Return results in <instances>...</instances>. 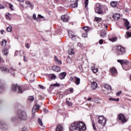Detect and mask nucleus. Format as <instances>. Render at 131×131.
I'll use <instances>...</instances> for the list:
<instances>
[{
	"mask_svg": "<svg viewBox=\"0 0 131 131\" xmlns=\"http://www.w3.org/2000/svg\"><path fill=\"white\" fill-rule=\"evenodd\" d=\"M70 80H71V81H73V77H71Z\"/></svg>",
	"mask_w": 131,
	"mask_h": 131,
	"instance_id": "0e129e2a",
	"label": "nucleus"
},
{
	"mask_svg": "<svg viewBox=\"0 0 131 131\" xmlns=\"http://www.w3.org/2000/svg\"><path fill=\"white\" fill-rule=\"evenodd\" d=\"M33 19L34 20H35V21H39V19L36 17V14H33Z\"/></svg>",
	"mask_w": 131,
	"mask_h": 131,
	"instance_id": "393cba45",
	"label": "nucleus"
},
{
	"mask_svg": "<svg viewBox=\"0 0 131 131\" xmlns=\"http://www.w3.org/2000/svg\"><path fill=\"white\" fill-rule=\"evenodd\" d=\"M118 118L120 121H121L122 123H124V122H126L127 121L126 119H125V117L124 116V115L122 114H119Z\"/></svg>",
	"mask_w": 131,
	"mask_h": 131,
	"instance_id": "423d86ee",
	"label": "nucleus"
},
{
	"mask_svg": "<svg viewBox=\"0 0 131 131\" xmlns=\"http://www.w3.org/2000/svg\"><path fill=\"white\" fill-rule=\"evenodd\" d=\"M107 120L106 118H104L103 116H100L98 117V122L102 126H105L107 123Z\"/></svg>",
	"mask_w": 131,
	"mask_h": 131,
	"instance_id": "7ed1b4c3",
	"label": "nucleus"
},
{
	"mask_svg": "<svg viewBox=\"0 0 131 131\" xmlns=\"http://www.w3.org/2000/svg\"><path fill=\"white\" fill-rule=\"evenodd\" d=\"M3 54L5 56H7V55H8V49H6V50H4L3 52Z\"/></svg>",
	"mask_w": 131,
	"mask_h": 131,
	"instance_id": "4c0bfd02",
	"label": "nucleus"
},
{
	"mask_svg": "<svg viewBox=\"0 0 131 131\" xmlns=\"http://www.w3.org/2000/svg\"><path fill=\"white\" fill-rule=\"evenodd\" d=\"M25 47L26 48H27V49H29V48H30V46H29V43H27L25 45Z\"/></svg>",
	"mask_w": 131,
	"mask_h": 131,
	"instance_id": "864d4df0",
	"label": "nucleus"
},
{
	"mask_svg": "<svg viewBox=\"0 0 131 131\" xmlns=\"http://www.w3.org/2000/svg\"><path fill=\"white\" fill-rule=\"evenodd\" d=\"M86 129L85 124L82 122H76L71 124L70 127V131H81Z\"/></svg>",
	"mask_w": 131,
	"mask_h": 131,
	"instance_id": "f257e3e1",
	"label": "nucleus"
},
{
	"mask_svg": "<svg viewBox=\"0 0 131 131\" xmlns=\"http://www.w3.org/2000/svg\"><path fill=\"white\" fill-rule=\"evenodd\" d=\"M84 32H88L89 31V27L83 28Z\"/></svg>",
	"mask_w": 131,
	"mask_h": 131,
	"instance_id": "c03bdc74",
	"label": "nucleus"
},
{
	"mask_svg": "<svg viewBox=\"0 0 131 131\" xmlns=\"http://www.w3.org/2000/svg\"><path fill=\"white\" fill-rule=\"evenodd\" d=\"M91 87L93 90H96L98 88V83L96 82H91Z\"/></svg>",
	"mask_w": 131,
	"mask_h": 131,
	"instance_id": "f8f14e48",
	"label": "nucleus"
},
{
	"mask_svg": "<svg viewBox=\"0 0 131 131\" xmlns=\"http://www.w3.org/2000/svg\"><path fill=\"white\" fill-rule=\"evenodd\" d=\"M68 91H69V92H70V93L71 94H72V93H73V92H74L73 88H70V89H68Z\"/></svg>",
	"mask_w": 131,
	"mask_h": 131,
	"instance_id": "37998d69",
	"label": "nucleus"
},
{
	"mask_svg": "<svg viewBox=\"0 0 131 131\" xmlns=\"http://www.w3.org/2000/svg\"><path fill=\"white\" fill-rule=\"evenodd\" d=\"M18 116L21 120H26L27 119V114L23 111H18Z\"/></svg>",
	"mask_w": 131,
	"mask_h": 131,
	"instance_id": "f03ea898",
	"label": "nucleus"
},
{
	"mask_svg": "<svg viewBox=\"0 0 131 131\" xmlns=\"http://www.w3.org/2000/svg\"><path fill=\"white\" fill-rule=\"evenodd\" d=\"M125 27H126L127 30H128V29H129V28H130V26H128V25H129V22H128V21H127V20H125Z\"/></svg>",
	"mask_w": 131,
	"mask_h": 131,
	"instance_id": "f3484780",
	"label": "nucleus"
},
{
	"mask_svg": "<svg viewBox=\"0 0 131 131\" xmlns=\"http://www.w3.org/2000/svg\"><path fill=\"white\" fill-rule=\"evenodd\" d=\"M95 11L96 13H97V14H102V13H103V11L101 9V6H100L96 8Z\"/></svg>",
	"mask_w": 131,
	"mask_h": 131,
	"instance_id": "9b49d317",
	"label": "nucleus"
},
{
	"mask_svg": "<svg viewBox=\"0 0 131 131\" xmlns=\"http://www.w3.org/2000/svg\"><path fill=\"white\" fill-rule=\"evenodd\" d=\"M61 19L63 22H67L69 20V16L67 15H63L61 16Z\"/></svg>",
	"mask_w": 131,
	"mask_h": 131,
	"instance_id": "6e6552de",
	"label": "nucleus"
},
{
	"mask_svg": "<svg viewBox=\"0 0 131 131\" xmlns=\"http://www.w3.org/2000/svg\"><path fill=\"white\" fill-rule=\"evenodd\" d=\"M69 35L71 38H73V37H74V35H73L71 33H69Z\"/></svg>",
	"mask_w": 131,
	"mask_h": 131,
	"instance_id": "de8ad7c7",
	"label": "nucleus"
},
{
	"mask_svg": "<svg viewBox=\"0 0 131 131\" xmlns=\"http://www.w3.org/2000/svg\"><path fill=\"white\" fill-rule=\"evenodd\" d=\"M66 72H62L59 74V78L60 79H64L65 76H66Z\"/></svg>",
	"mask_w": 131,
	"mask_h": 131,
	"instance_id": "4468645a",
	"label": "nucleus"
},
{
	"mask_svg": "<svg viewBox=\"0 0 131 131\" xmlns=\"http://www.w3.org/2000/svg\"><path fill=\"white\" fill-rule=\"evenodd\" d=\"M1 46L2 47H6L7 46V40L4 39L2 41Z\"/></svg>",
	"mask_w": 131,
	"mask_h": 131,
	"instance_id": "4be33fe9",
	"label": "nucleus"
},
{
	"mask_svg": "<svg viewBox=\"0 0 131 131\" xmlns=\"http://www.w3.org/2000/svg\"><path fill=\"white\" fill-rule=\"evenodd\" d=\"M103 88L104 90H103V93L105 95H108V94H110V92L112 90V88L111 86L109 85L108 84H105L103 85Z\"/></svg>",
	"mask_w": 131,
	"mask_h": 131,
	"instance_id": "20e7f679",
	"label": "nucleus"
},
{
	"mask_svg": "<svg viewBox=\"0 0 131 131\" xmlns=\"http://www.w3.org/2000/svg\"><path fill=\"white\" fill-rule=\"evenodd\" d=\"M103 42H104V41L103 40V39H100L99 41V43L100 45H103Z\"/></svg>",
	"mask_w": 131,
	"mask_h": 131,
	"instance_id": "3c124183",
	"label": "nucleus"
},
{
	"mask_svg": "<svg viewBox=\"0 0 131 131\" xmlns=\"http://www.w3.org/2000/svg\"><path fill=\"white\" fill-rule=\"evenodd\" d=\"M52 70L55 72H59V71H61V69L58 66H53L52 67Z\"/></svg>",
	"mask_w": 131,
	"mask_h": 131,
	"instance_id": "1a4fd4ad",
	"label": "nucleus"
},
{
	"mask_svg": "<svg viewBox=\"0 0 131 131\" xmlns=\"http://www.w3.org/2000/svg\"><path fill=\"white\" fill-rule=\"evenodd\" d=\"M109 100L110 101H119V98H117V99H113V98H109Z\"/></svg>",
	"mask_w": 131,
	"mask_h": 131,
	"instance_id": "79ce46f5",
	"label": "nucleus"
},
{
	"mask_svg": "<svg viewBox=\"0 0 131 131\" xmlns=\"http://www.w3.org/2000/svg\"><path fill=\"white\" fill-rule=\"evenodd\" d=\"M109 40L112 41V42H114L115 41H116V40H117V38L114 37L113 38H109Z\"/></svg>",
	"mask_w": 131,
	"mask_h": 131,
	"instance_id": "c756f323",
	"label": "nucleus"
},
{
	"mask_svg": "<svg viewBox=\"0 0 131 131\" xmlns=\"http://www.w3.org/2000/svg\"><path fill=\"white\" fill-rule=\"evenodd\" d=\"M92 70L93 73H97V72H98V68H97L96 67H92Z\"/></svg>",
	"mask_w": 131,
	"mask_h": 131,
	"instance_id": "6ab92c4d",
	"label": "nucleus"
},
{
	"mask_svg": "<svg viewBox=\"0 0 131 131\" xmlns=\"http://www.w3.org/2000/svg\"><path fill=\"white\" fill-rule=\"evenodd\" d=\"M39 108H40V106H39V105H35L34 107H33V109H34L35 110H37V111L38 110H39Z\"/></svg>",
	"mask_w": 131,
	"mask_h": 131,
	"instance_id": "473e14b6",
	"label": "nucleus"
},
{
	"mask_svg": "<svg viewBox=\"0 0 131 131\" xmlns=\"http://www.w3.org/2000/svg\"><path fill=\"white\" fill-rule=\"evenodd\" d=\"M6 19H8V20H11V17H10L9 14H6Z\"/></svg>",
	"mask_w": 131,
	"mask_h": 131,
	"instance_id": "09e8293b",
	"label": "nucleus"
},
{
	"mask_svg": "<svg viewBox=\"0 0 131 131\" xmlns=\"http://www.w3.org/2000/svg\"><path fill=\"white\" fill-rule=\"evenodd\" d=\"M54 60H55V62H56L57 64H58V65H62V61H61L60 60H59V59L58 58V57H57V56L54 57Z\"/></svg>",
	"mask_w": 131,
	"mask_h": 131,
	"instance_id": "ddd939ff",
	"label": "nucleus"
},
{
	"mask_svg": "<svg viewBox=\"0 0 131 131\" xmlns=\"http://www.w3.org/2000/svg\"><path fill=\"white\" fill-rule=\"evenodd\" d=\"M38 17H39V18H43V16H42V15H40V14H38Z\"/></svg>",
	"mask_w": 131,
	"mask_h": 131,
	"instance_id": "e2e57ef3",
	"label": "nucleus"
},
{
	"mask_svg": "<svg viewBox=\"0 0 131 131\" xmlns=\"http://www.w3.org/2000/svg\"><path fill=\"white\" fill-rule=\"evenodd\" d=\"M117 51L119 55H121V54H123V53L125 52V50L124 49V48L121 46H118Z\"/></svg>",
	"mask_w": 131,
	"mask_h": 131,
	"instance_id": "0eeeda50",
	"label": "nucleus"
},
{
	"mask_svg": "<svg viewBox=\"0 0 131 131\" xmlns=\"http://www.w3.org/2000/svg\"><path fill=\"white\" fill-rule=\"evenodd\" d=\"M56 131H63V128H62V126L58 125L56 128Z\"/></svg>",
	"mask_w": 131,
	"mask_h": 131,
	"instance_id": "b1692460",
	"label": "nucleus"
},
{
	"mask_svg": "<svg viewBox=\"0 0 131 131\" xmlns=\"http://www.w3.org/2000/svg\"><path fill=\"white\" fill-rule=\"evenodd\" d=\"M83 33L82 34V36L83 37H88V32L84 31H83Z\"/></svg>",
	"mask_w": 131,
	"mask_h": 131,
	"instance_id": "7c9ffc66",
	"label": "nucleus"
},
{
	"mask_svg": "<svg viewBox=\"0 0 131 131\" xmlns=\"http://www.w3.org/2000/svg\"><path fill=\"white\" fill-rule=\"evenodd\" d=\"M9 8H10L11 11H14V8H13V6L12 4H9Z\"/></svg>",
	"mask_w": 131,
	"mask_h": 131,
	"instance_id": "a18cd8bd",
	"label": "nucleus"
},
{
	"mask_svg": "<svg viewBox=\"0 0 131 131\" xmlns=\"http://www.w3.org/2000/svg\"><path fill=\"white\" fill-rule=\"evenodd\" d=\"M68 53L69 55H71V56L74 55V50L72 49H70L68 51Z\"/></svg>",
	"mask_w": 131,
	"mask_h": 131,
	"instance_id": "aec40b11",
	"label": "nucleus"
},
{
	"mask_svg": "<svg viewBox=\"0 0 131 131\" xmlns=\"http://www.w3.org/2000/svg\"><path fill=\"white\" fill-rule=\"evenodd\" d=\"M28 80L30 83L33 82L34 81V80H31V79H30V78H29V75L28 76Z\"/></svg>",
	"mask_w": 131,
	"mask_h": 131,
	"instance_id": "ea45409f",
	"label": "nucleus"
},
{
	"mask_svg": "<svg viewBox=\"0 0 131 131\" xmlns=\"http://www.w3.org/2000/svg\"><path fill=\"white\" fill-rule=\"evenodd\" d=\"M111 6L113 8L116 7V6H117V2H113L111 3Z\"/></svg>",
	"mask_w": 131,
	"mask_h": 131,
	"instance_id": "412c9836",
	"label": "nucleus"
},
{
	"mask_svg": "<svg viewBox=\"0 0 131 131\" xmlns=\"http://www.w3.org/2000/svg\"><path fill=\"white\" fill-rule=\"evenodd\" d=\"M56 78H57V77L56 76V75H55V74H52V75H51V79L52 80H53V79H56Z\"/></svg>",
	"mask_w": 131,
	"mask_h": 131,
	"instance_id": "e433bc0d",
	"label": "nucleus"
},
{
	"mask_svg": "<svg viewBox=\"0 0 131 131\" xmlns=\"http://www.w3.org/2000/svg\"><path fill=\"white\" fill-rule=\"evenodd\" d=\"M67 61L68 63H71V58H68Z\"/></svg>",
	"mask_w": 131,
	"mask_h": 131,
	"instance_id": "603ef678",
	"label": "nucleus"
},
{
	"mask_svg": "<svg viewBox=\"0 0 131 131\" xmlns=\"http://www.w3.org/2000/svg\"><path fill=\"white\" fill-rule=\"evenodd\" d=\"M0 9H5V6L3 5H0Z\"/></svg>",
	"mask_w": 131,
	"mask_h": 131,
	"instance_id": "bf43d9fd",
	"label": "nucleus"
},
{
	"mask_svg": "<svg viewBox=\"0 0 131 131\" xmlns=\"http://www.w3.org/2000/svg\"><path fill=\"white\" fill-rule=\"evenodd\" d=\"M92 125H93V127L94 130H97V128L96 127V125H95V124H94V123H93Z\"/></svg>",
	"mask_w": 131,
	"mask_h": 131,
	"instance_id": "6e6d98bb",
	"label": "nucleus"
},
{
	"mask_svg": "<svg viewBox=\"0 0 131 131\" xmlns=\"http://www.w3.org/2000/svg\"><path fill=\"white\" fill-rule=\"evenodd\" d=\"M12 29H13V27L10 26L8 27H7V31H8V32H11V31H12Z\"/></svg>",
	"mask_w": 131,
	"mask_h": 131,
	"instance_id": "c85d7f7f",
	"label": "nucleus"
},
{
	"mask_svg": "<svg viewBox=\"0 0 131 131\" xmlns=\"http://www.w3.org/2000/svg\"><path fill=\"white\" fill-rule=\"evenodd\" d=\"M74 78H75V80H76V81H75L76 84L78 85L80 83V78L76 76L74 77Z\"/></svg>",
	"mask_w": 131,
	"mask_h": 131,
	"instance_id": "dca6fc26",
	"label": "nucleus"
},
{
	"mask_svg": "<svg viewBox=\"0 0 131 131\" xmlns=\"http://www.w3.org/2000/svg\"><path fill=\"white\" fill-rule=\"evenodd\" d=\"M113 17L115 20H119L120 18V15L119 14H115L113 15Z\"/></svg>",
	"mask_w": 131,
	"mask_h": 131,
	"instance_id": "2eb2a0df",
	"label": "nucleus"
},
{
	"mask_svg": "<svg viewBox=\"0 0 131 131\" xmlns=\"http://www.w3.org/2000/svg\"><path fill=\"white\" fill-rule=\"evenodd\" d=\"M43 111H44V112H45V113H48V110H47V108H44Z\"/></svg>",
	"mask_w": 131,
	"mask_h": 131,
	"instance_id": "052dcab7",
	"label": "nucleus"
},
{
	"mask_svg": "<svg viewBox=\"0 0 131 131\" xmlns=\"http://www.w3.org/2000/svg\"><path fill=\"white\" fill-rule=\"evenodd\" d=\"M77 46H78V47H79V48H81V47H82V45H81V43H78L77 44Z\"/></svg>",
	"mask_w": 131,
	"mask_h": 131,
	"instance_id": "4d7b16f0",
	"label": "nucleus"
},
{
	"mask_svg": "<svg viewBox=\"0 0 131 131\" xmlns=\"http://www.w3.org/2000/svg\"><path fill=\"white\" fill-rule=\"evenodd\" d=\"M111 73L112 75H117V70L115 68H112L110 69Z\"/></svg>",
	"mask_w": 131,
	"mask_h": 131,
	"instance_id": "9d476101",
	"label": "nucleus"
},
{
	"mask_svg": "<svg viewBox=\"0 0 131 131\" xmlns=\"http://www.w3.org/2000/svg\"><path fill=\"white\" fill-rule=\"evenodd\" d=\"M53 86H60V84L58 83L51 84L50 85V87L49 88V90H50V91H52L53 90Z\"/></svg>",
	"mask_w": 131,
	"mask_h": 131,
	"instance_id": "a211bd4d",
	"label": "nucleus"
},
{
	"mask_svg": "<svg viewBox=\"0 0 131 131\" xmlns=\"http://www.w3.org/2000/svg\"><path fill=\"white\" fill-rule=\"evenodd\" d=\"M1 70H2V71H6L7 72L9 71V70L7 69V68L4 67L1 68Z\"/></svg>",
	"mask_w": 131,
	"mask_h": 131,
	"instance_id": "bb28decb",
	"label": "nucleus"
},
{
	"mask_svg": "<svg viewBox=\"0 0 131 131\" xmlns=\"http://www.w3.org/2000/svg\"><path fill=\"white\" fill-rule=\"evenodd\" d=\"M38 86L40 89H42V90L46 89V88H45V86H43V85H39Z\"/></svg>",
	"mask_w": 131,
	"mask_h": 131,
	"instance_id": "5fc2aeb1",
	"label": "nucleus"
},
{
	"mask_svg": "<svg viewBox=\"0 0 131 131\" xmlns=\"http://www.w3.org/2000/svg\"><path fill=\"white\" fill-rule=\"evenodd\" d=\"M67 104L69 107L72 106V102L71 101H67Z\"/></svg>",
	"mask_w": 131,
	"mask_h": 131,
	"instance_id": "58836bf2",
	"label": "nucleus"
},
{
	"mask_svg": "<svg viewBox=\"0 0 131 131\" xmlns=\"http://www.w3.org/2000/svg\"><path fill=\"white\" fill-rule=\"evenodd\" d=\"M17 89L18 90V93L19 94H22L23 93V91H22V88L20 87V86H18L17 84H13L11 86V90L13 92H16L17 91Z\"/></svg>",
	"mask_w": 131,
	"mask_h": 131,
	"instance_id": "39448f33",
	"label": "nucleus"
},
{
	"mask_svg": "<svg viewBox=\"0 0 131 131\" xmlns=\"http://www.w3.org/2000/svg\"><path fill=\"white\" fill-rule=\"evenodd\" d=\"M0 32H1V34H4V33H5V30H1L0 31Z\"/></svg>",
	"mask_w": 131,
	"mask_h": 131,
	"instance_id": "13d9d810",
	"label": "nucleus"
},
{
	"mask_svg": "<svg viewBox=\"0 0 131 131\" xmlns=\"http://www.w3.org/2000/svg\"><path fill=\"white\" fill-rule=\"evenodd\" d=\"M38 122L39 124L41 125V126H42V125H43V124L42 123V121H41V120L39 118L38 119Z\"/></svg>",
	"mask_w": 131,
	"mask_h": 131,
	"instance_id": "f704fd0d",
	"label": "nucleus"
},
{
	"mask_svg": "<svg viewBox=\"0 0 131 131\" xmlns=\"http://www.w3.org/2000/svg\"><path fill=\"white\" fill-rule=\"evenodd\" d=\"M106 34H107L106 33L103 32L100 34V36H101L102 37H105Z\"/></svg>",
	"mask_w": 131,
	"mask_h": 131,
	"instance_id": "a19ab883",
	"label": "nucleus"
},
{
	"mask_svg": "<svg viewBox=\"0 0 131 131\" xmlns=\"http://www.w3.org/2000/svg\"><path fill=\"white\" fill-rule=\"evenodd\" d=\"M125 37L126 38H129V37H131V32H127L126 34L125 35Z\"/></svg>",
	"mask_w": 131,
	"mask_h": 131,
	"instance_id": "5701e85b",
	"label": "nucleus"
},
{
	"mask_svg": "<svg viewBox=\"0 0 131 131\" xmlns=\"http://www.w3.org/2000/svg\"><path fill=\"white\" fill-rule=\"evenodd\" d=\"M28 100H29L30 102H33V101H34V97L33 96H29Z\"/></svg>",
	"mask_w": 131,
	"mask_h": 131,
	"instance_id": "72a5a7b5",
	"label": "nucleus"
},
{
	"mask_svg": "<svg viewBox=\"0 0 131 131\" xmlns=\"http://www.w3.org/2000/svg\"><path fill=\"white\" fill-rule=\"evenodd\" d=\"M121 94V92H117L116 93V95L117 96H119V95H120Z\"/></svg>",
	"mask_w": 131,
	"mask_h": 131,
	"instance_id": "680f3d73",
	"label": "nucleus"
},
{
	"mask_svg": "<svg viewBox=\"0 0 131 131\" xmlns=\"http://www.w3.org/2000/svg\"><path fill=\"white\" fill-rule=\"evenodd\" d=\"M104 27H105V28H108V25H104Z\"/></svg>",
	"mask_w": 131,
	"mask_h": 131,
	"instance_id": "774afa93",
	"label": "nucleus"
},
{
	"mask_svg": "<svg viewBox=\"0 0 131 131\" xmlns=\"http://www.w3.org/2000/svg\"><path fill=\"white\" fill-rule=\"evenodd\" d=\"M91 100H92V98L91 97H89L88 98V101H91Z\"/></svg>",
	"mask_w": 131,
	"mask_h": 131,
	"instance_id": "69168bd1",
	"label": "nucleus"
},
{
	"mask_svg": "<svg viewBox=\"0 0 131 131\" xmlns=\"http://www.w3.org/2000/svg\"><path fill=\"white\" fill-rule=\"evenodd\" d=\"M78 6L77 1H76L74 4H72V8H76Z\"/></svg>",
	"mask_w": 131,
	"mask_h": 131,
	"instance_id": "a878e982",
	"label": "nucleus"
},
{
	"mask_svg": "<svg viewBox=\"0 0 131 131\" xmlns=\"http://www.w3.org/2000/svg\"><path fill=\"white\" fill-rule=\"evenodd\" d=\"M95 19L96 21H101V20H102L101 18L97 17H95Z\"/></svg>",
	"mask_w": 131,
	"mask_h": 131,
	"instance_id": "49530a36",
	"label": "nucleus"
},
{
	"mask_svg": "<svg viewBox=\"0 0 131 131\" xmlns=\"http://www.w3.org/2000/svg\"><path fill=\"white\" fill-rule=\"evenodd\" d=\"M118 62L119 63H120V64H121V65H123L124 64H125V62L123 60L119 59V60H118Z\"/></svg>",
	"mask_w": 131,
	"mask_h": 131,
	"instance_id": "2f4dec72",
	"label": "nucleus"
},
{
	"mask_svg": "<svg viewBox=\"0 0 131 131\" xmlns=\"http://www.w3.org/2000/svg\"><path fill=\"white\" fill-rule=\"evenodd\" d=\"M26 4L29 6L30 7V8H33V6L31 4V3H30V2H26Z\"/></svg>",
	"mask_w": 131,
	"mask_h": 131,
	"instance_id": "cd10ccee",
	"label": "nucleus"
},
{
	"mask_svg": "<svg viewBox=\"0 0 131 131\" xmlns=\"http://www.w3.org/2000/svg\"><path fill=\"white\" fill-rule=\"evenodd\" d=\"M3 91H5V88L3 85L0 84V93H2V92H3Z\"/></svg>",
	"mask_w": 131,
	"mask_h": 131,
	"instance_id": "c9c22d12",
	"label": "nucleus"
},
{
	"mask_svg": "<svg viewBox=\"0 0 131 131\" xmlns=\"http://www.w3.org/2000/svg\"><path fill=\"white\" fill-rule=\"evenodd\" d=\"M18 1V2H19L20 3H23V2H24V0H17Z\"/></svg>",
	"mask_w": 131,
	"mask_h": 131,
	"instance_id": "338daca9",
	"label": "nucleus"
},
{
	"mask_svg": "<svg viewBox=\"0 0 131 131\" xmlns=\"http://www.w3.org/2000/svg\"><path fill=\"white\" fill-rule=\"evenodd\" d=\"M88 5H89V0H85V8H86V7H88Z\"/></svg>",
	"mask_w": 131,
	"mask_h": 131,
	"instance_id": "8fccbe9b",
	"label": "nucleus"
}]
</instances>
